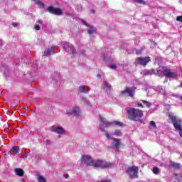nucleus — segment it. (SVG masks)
<instances>
[{
	"label": "nucleus",
	"mask_w": 182,
	"mask_h": 182,
	"mask_svg": "<svg viewBox=\"0 0 182 182\" xmlns=\"http://www.w3.org/2000/svg\"><path fill=\"white\" fill-rule=\"evenodd\" d=\"M125 114L127 119L134 122L137 121V109L136 108H132L128 107L125 108Z\"/></svg>",
	"instance_id": "nucleus-3"
},
{
	"label": "nucleus",
	"mask_w": 182,
	"mask_h": 182,
	"mask_svg": "<svg viewBox=\"0 0 182 182\" xmlns=\"http://www.w3.org/2000/svg\"><path fill=\"white\" fill-rule=\"evenodd\" d=\"M113 134L120 136H122L123 133H122V131L120 129H116Z\"/></svg>",
	"instance_id": "nucleus-28"
},
{
	"label": "nucleus",
	"mask_w": 182,
	"mask_h": 182,
	"mask_svg": "<svg viewBox=\"0 0 182 182\" xmlns=\"http://www.w3.org/2000/svg\"><path fill=\"white\" fill-rule=\"evenodd\" d=\"M14 172L16 173V176H18L19 177H23V174H25V171L21 168H16L14 169Z\"/></svg>",
	"instance_id": "nucleus-15"
},
{
	"label": "nucleus",
	"mask_w": 182,
	"mask_h": 182,
	"mask_svg": "<svg viewBox=\"0 0 182 182\" xmlns=\"http://www.w3.org/2000/svg\"><path fill=\"white\" fill-rule=\"evenodd\" d=\"M38 182H46V178H45L43 176L40 175L38 177Z\"/></svg>",
	"instance_id": "nucleus-31"
},
{
	"label": "nucleus",
	"mask_w": 182,
	"mask_h": 182,
	"mask_svg": "<svg viewBox=\"0 0 182 182\" xmlns=\"http://www.w3.org/2000/svg\"><path fill=\"white\" fill-rule=\"evenodd\" d=\"M137 4H140L141 5H146V3L144 0H137Z\"/></svg>",
	"instance_id": "nucleus-33"
},
{
	"label": "nucleus",
	"mask_w": 182,
	"mask_h": 182,
	"mask_svg": "<svg viewBox=\"0 0 182 182\" xmlns=\"http://www.w3.org/2000/svg\"><path fill=\"white\" fill-rule=\"evenodd\" d=\"M110 69H116L117 66L114 64H112L109 66Z\"/></svg>",
	"instance_id": "nucleus-38"
},
{
	"label": "nucleus",
	"mask_w": 182,
	"mask_h": 182,
	"mask_svg": "<svg viewBox=\"0 0 182 182\" xmlns=\"http://www.w3.org/2000/svg\"><path fill=\"white\" fill-rule=\"evenodd\" d=\"M144 105V106H143ZM144 106H146V107H151V106H153V104H151V102H149V101H146V100H141V102H139L137 103V107H144Z\"/></svg>",
	"instance_id": "nucleus-12"
},
{
	"label": "nucleus",
	"mask_w": 182,
	"mask_h": 182,
	"mask_svg": "<svg viewBox=\"0 0 182 182\" xmlns=\"http://www.w3.org/2000/svg\"><path fill=\"white\" fill-rule=\"evenodd\" d=\"M179 135L181 137H182V129L179 130Z\"/></svg>",
	"instance_id": "nucleus-41"
},
{
	"label": "nucleus",
	"mask_w": 182,
	"mask_h": 182,
	"mask_svg": "<svg viewBox=\"0 0 182 182\" xmlns=\"http://www.w3.org/2000/svg\"><path fill=\"white\" fill-rule=\"evenodd\" d=\"M137 53L139 54V53H140V52H139V51H138V53Z\"/></svg>",
	"instance_id": "nucleus-49"
},
{
	"label": "nucleus",
	"mask_w": 182,
	"mask_h": 182,
	"mask_svg": "<svg viewBox=\"0 0 182 182\" xmlns=\"http://www.w3.org/2000/svg\"><path fill=\"white\" fill-rule=\"evenodd\" d=\"M100 121L102 122V124L100 125V132H104L105 133H107V131L105 129V127H110L115 124L116 126H119V127H122L123 126V123L119 122V121H114V122H109L106 118H103L100 116Z\"/></svg>",
	"instance_id": "nucleus-2"
},
{
	"label": "nucleus",
	"mask_w": 182,
	"mask_h": 182,
	"mask_svg": "<svg viewBox=\"0 0 182 182\" xmlns=\"http://www.w3.org/2000/svg\"><path fill=\"white\" fill-rule=\"evenodd\" d=\"M105 136L107 139H110L111 140H113L112 143V149L115 150L116 151H119L120 149V146H122V139L110 137V134H108V132H106Z\"/></svg>",
	"instance_id": "nucleus-5"
},
{
	"label": "nucleus",
	"mask_w": 182,
	"mask_h": 182,
	"mask_svg": "<svg viewBox=\"0 0 182 182\" xmlns=\"http://www.w3.org/2000/svg\"><path fill=\"white\" fill-rule=\"evenodd\" d=\"M176 21H177L178 22H182V16H177Z\"/></svg>",
	"instance_id": "nucleus-35"
},
{
	"label": "nucleus",
	"mask_w": 182,
	"mask_h": 182,
	"mask_svg": "<svg viewBox=\"0 0 182 182\" xmlns=\"http://www.w3.org/2000/svg\"><path fill=\"white\" fill-rule=\"evenodd\" d=\"M12 25L14 28H16L18 26V23H13Z\"/></svg>",
	"instance_id": "nucleus-39"
},
{
	"label": "nucleus",
	"mask_w": 182,
	"mask_h": 182,
	"mask_svg": "<svg viewBox=\"0 0 182 182\" xmlns=\"http://www.w3.org/2000/svg\"><path fill=\"white\" fill-rule=\"evenodd\" d=\"M54 132L57 133V134H65V129L62 127H57Z\"/></svg>",
	"instance_id": "nucleus-18"
},
{
	"label": "nucleus",
	"mask_w": 182,
	"mask_h": 182,
	"mask_svg": "<svg viewBox=\"0 0 182 182\" xmlns=\"http://www.w3.org/2000/svg\"><path fill=\"white\" fill-rule=\"evenodd\" d=\"M90 28H93V26H90Z\"/></svg>",
	"instance_id": "nucleus-48"
},
{
	"label": "nucleus",
	"mask_w": 182,
	"mask_h": 182,
	"mask_svg": "<svg viewBox=\"0 0 182 182\" xmlns=\"http://www.w3.org/2000/svg\"><path fill=\"white\" fill-rule=\"evenodd\" d=\"M36 5H40L41 6H45V4H43V3H42L41 1L38 0L36 1Z\"/></svg>",
	"instance_id": "nucleus-32"
},
{
	"label": "nucleus",
	"mask_w": 182,
	"mask_h": 182,
	"mask_svg": "<svg viewBox=\"0 0 182 182\" xmlns=\"http://www.w3.org/2000/svg\"><path fill=\"white\" fill-rule=\"evenodd\" d=\"M64 178H69V174H65Z\"/></svg>",
	"instance_id": "nucleus-40"
},
{
	"label": "nucleus",
	"mask_w": 182,
	"mask_h": 182,
	"mask_svg": "<svg viewBox=\"0 0 182 182\" xmlns=\"http://www.w3.org/2000/svg\"><path fill=\"white\" fill-rule=\"evenodd\" d=\"M141 73L144 76H151V75H154V73H156V71H154V70H144L141 72Z\"/></svg>",
	"instance_id": "nucleus-13"
},
{
	"label": "nucleus",
	"mask_w": 182,
	"mask_h": 182,
	"mask_svg": "<svg viewBox=\"0 0 182 182\" xmlns=\"http://www.w3.org/2000/svg\"><path fill=\"white\" fill-rule=\"evenodd\" d=\"M158 59H159V58H156V59H155V62H156V63H158V65H160L161 63L157 61Z\"/></svg>",
	"instance_id": "nucleus-42"
},
{
	"label": "nucleus",
	"mask_w": 182,
	"mask_h": 182,
	"mask_svg": "<svg viewBox=\"0 0 182 182\" xmlns=\"http://www.w3.org/2000/svg\"><path fill=\"white\" fill-rule=\"evenodd\" d=\"M137 122L141 124H146V119L143 118V111L137 109Z\"/></svg>",
	"instance_id": "nucleus-11"
},
{
	"label": "nucleus",
	"mask_w": 182,
	"mask_h": 182,
	"mask_svg": "<svg viewBox=\"0 0 182 182\" xmlns=\"http://www.w3.org/2000/svg\"><path fill=\"white\" fill-rule=\"evenodd\" d=\"M37 22H38V23H42V21L41 20H38Z\"/></svg>",
	"instance_id": "nucleus-44"
},
{
	"label": "nucleus",
	"mask_w": 182,
	"mask_h": 182,
	"mask_svg": "<svg viewBox=\"0 0 182 182\" xmlns=\"http://www.w3.org/2000/svg\"><path fill=\"white\" fill-rule=\"evenodd\" d=\"M152 171H153L154 174H159L160 173V169L159 168V167L155 166V167H154Z\"/></svg>",
	"instance_id": "nucleus-30"
},
{
	"label": "nucleus",
	"mask_w": 182,
	"mask_h": 182,
	"mask_svg": "<svg viewBox=\"0 0 182 182\" xmlns=\"http://www.w3.org/2000/svg\"><path fill=\"white\" fill-rule=\"evenodd\" d=\"M172 178L176 180L177 182H182V174H174Z\"/></svg>",
	"instance_id": "nucleus-21"
},
{
	"label": "nucleus",
	"mask_w": 182,
	"mask_h": 182,
	"mask_svg": "<svg viewBox=\"0 0 182 182\" xmlns=\"http://www.w3.org/2000/svg\"><path fill=\"white\" fill-rule=\"evenodd\" d=\"M168 119H169V120H171V122L173 123V124H174V123H176V122H178L177 120V117H176V116H174V114L170 113L168 114Z\"/></svg>",
	"instance_id": "nucleus-20"
},
{
	"label": "nucleus",
	"mask_w": 182,
	"mask_h": 182,
	"mask_svg": "<svg viewBox=\"0 0 182 182\" xmlns=\"http://www.w3.org/2000/svg\"><path fill=\"white\" fill-rule=\"evenodd\" d=\"M168 71V70L166 67L160 66L156 69V75H157L158 76H166Z\"/></svg>",
	"instance_id": "nucleus-10"
},
{
	"label": "nucleus",
	"mask_w": 182,
	"mask_h": 182,
	"mask_svg": "<svg viewBox=\"0 0 182 182\" xmlns=\"http://www.w3.org/2000/svg\"><path fill=\"white\" fill-rule=\"evenodd\" d=\"M150 127H152V129H157V125H156V122L154 121H151L149 122Z\"/></svg>",
	"instance_id": "nucleus-29"
},
{
	"label": "nucleus",
	"mask_w": 182,
	"mask_h": 182,
	"mask_svg": "<svg viewBox=\"0 0 182 182\" xmlns=\"http://www.w3.org/2000/svg\"><path fill=\"white\" fill-rule=\"evenodd\" d=\"M103 87H106V89H109V90H110V89H112V85H110V84H109L107 81H105L103 84Z\"/></svg>",
	"instance_id": "nucleus-27"
},
{
	"label": "nucleus",
	"mask_w": 182,
	"mask_h": 182,
	"mask_svg": "<svg viewBox=\"0 0 182 182\" xmlns=\"http://www.w3.org/2000/svg\"><path fill=\"white\" fill-rule=\"evenodd\" d=\"M173 124V127L176 129V130H181L182 129L181 127V124H180V123H178V121L175 122Z\"/></svg>",
	"instance_id": "nucleus-24"
},
{
	"label": "nucleus",
	"mask_w": 182,
	"mask_h": 182,
	"mask_svg": "<svg viewBox=\"0 0 182 182\" xmlns=\"http://www.w3.org/2000/svg\"><path fill=\"white\" fill-rule=\"evenodd\" d=\"M55 52V47H51L50 48H47L44 51V56H49L50 55H52Z\"/></svg>",
	"instance_id": "nucleus-16"
},
{
	"label": "nucleus",
	"mask_w": 182,
	"mask_h": 182,
	"mask_svg": "<svg viewBox=\"0 0 182 182\" xmlns=\"http://www.w3.org/2000/svg\"><path fill=\"white\" fill-rule=\"evenodd\" d=\"M34 29L36 31H41V26L39 25H36L35 27H34Z\"/></svg>",
	"instance_id": "nucleus-36"
},
{
	"label": "nucleus",
	"mask_w": 182,
	"mask_h": 182,
	"mask_svg": "<svg viewBox=\"0 0 182 182\" xmlns=\"http://www.w3.org/2000/svg\"><path fill=\"white\" fill-rule=\"evenodd\" d=\"M68 114H80V109H79V107H75L72 112H68Z\"/></svg>",
	"instance_id": "nucleus-17"
},
{
	"label": "nucleus",
	"mask_w": 182,
	"mask_h": 182,
	"mask_svg": "<svg viewBox=\"0 0 182 182\" xmlns=\"http://www.w3.org/2000/svg\"><path fill=\"white\" fill-rule=\"evenodd\" d=\"M149 95H154L155 93H160L164 95L166 97H178V95L173 94V92H168L166 94V90L163 87H151L148 88Z\"/></svg>",
	"instance_id": "nucleus-1"
},
{
	"label": "nucleus",
	"mask_w": 182,
	"mask_h": 182,
	"mask_svg": "<svg viewBox=\"0 0 182 182\" xmlns=\"http://www.w3.org/2000/svg\"><path fill=\"white\" fill-rule=\"evenodd\" d=\"M87 33H89L90 35H92V33H95V30L93 29L88 30Z\"/></svg>",
	"instance_id": "nucleus-37"
},
{
	"label": "nucleus",
	"mask_w": 182,
	"mask_h": 182,
	"mask_svg": "<svg viewBox=\"0 0 182 182\" xmlns=\"http://www.w3.org/2000/svg\"><path fill=\"white\" fill-rule=\"evenodd\" d=\"M181 166V164L178 163L173 162L171 164V167H173V168H180Z\"/></svg>",
	"instance_id": "nucleus-26"
},
{
	"label": "nucleus",
	"mask_w": 182,
	"mask_h": 182,
	"mask_svg": "<svg viewBox=\"0 0 182 182\" xmlns=\"http://www.w3.org/2000/svg\"><path fill=\"white\" fill-rule=\"evenodd\" d=\"M70 53H75V47L73 46H70Z\"/></svg>",
	"instance_id": "nucleus-34"
},
{
	"label": "nucleus",
	"mask_w": 182,
	"mask_h": 182,
	"mask_svg": "<svg viewBox=\"0 0 182 182\" xmlns=\"http://www.w3.org/2000/svg\"><path fill=\"white\" fill-rule=\"evenodd\" d=\"M86 86L81 85L78 87V93H89V90L85 89Z\"/></svg>",
	"instance_id": "nucleus-19"
},
{
	"label": "nucleus",
	"mask_w": 182,
	"mask_h": 182,
	"mask_svg": "<svg viewBox=\"0 0 182 182\" xmlns=\"http://www.w3.org/2000/svg\"><path fill=\"white\" fill-rule=\"evenodd\" d=\"M9 153L10 154H11V156H16V154L19 153V146H13L11 149L9 151Z\"/></svg>",
	"instance_id": "nucleus-14"
},
{
	"label": "nucleus",
	"mask_w": 182,
	"mask_h": 182,
	"mask_svg": "<svg viewBox=\"0 0 182 182\" xmlns=\"http://www.w3.org/2000/svg\"><path fill=\"white\" fill-rule=\"evenodd\" d=\"M174 182H177V181H174Z\"/></svg>",
	"instance_id": "nucleus-50"
},
{
	"label": "nucleus",
	"mask_w": 182,
	"mask_h": 182,
	"mask_svg": "<svg viewBox=\"0 0 182 182\" xmlns=\"http://www.w3.org/2000/svg\"><path fill=\"white\" fill-rule=\"evenodd\" d=\"M97 77H100V74L97 75Z\"/></svg>",
	"instance_id": "nucleus-46"
},
{
	"label": "nucleus",
	"mask_w": 182,
	"mask_h": 182,
	"mask_svg": "<svg viewBox=\"0 0 182 182\" xmlns=\"http://www.w3.org/2000/svg\"><path fill=\"white\" fill-rule=\"evenodd\" d=\"M166 77H177V74H176V73H171L170 71L168 70V72L166 73Z\"/></svg>",
	"instance_id": "nucleus-22"
},
{
	"label": "nucleus",
	"mask_w": 182,
	"mask_h": 182,
	"mask_svg": "<svg viewBox=\"0 0 182 182\" xmlns=\"http://www.w3.org/2000/svg\"><path fill=\"white\" fill-rule=\"evenodd\" d=\"M55 9L56 8L53 7V6H49L47 9V11H48L50 14H52L53 15V14H55Z\"/></svg>",
	"instance_id": "nucleus-25"
},
{
	"label": "nucleus",
	"mask_w": 182,
	"mask_h": 182,
	"mask_svg": "<svg viewBox=\"0 0 182 182\" xmlns=\"http://www.w3.org/2000/svg\"><path fill=\"white\" fill-rule=\"evenodd\" d=\"M126 173L130 177V178H137V166H134L132 167H128L126 169Z\"/></svg>",
	"instance_id": "nucleus-7"
},
{
	"label": "nucleus",
	"mask_w": 182,
	"mask_h": 182,
	"mask_svg": "<svg viewBox=\"0 0 182 182\" xmlns=\"http://www.w3.org/2000/svg\"><path fill=\"white\" fill-rule=\"evenodd\" d=\"M92 167H100L101 168H107L112 167V164L110 162H103V161L97 160L92 161Z\"/></svg>",
	"instance_id": "nucleus-6"
},
{
	"label": "nucleus",
	"mask_w": 182,
	"mask_h": 182,
	"mask_svg": "<svg viewBox=\"0 0 182 182\" xmlns=\"http://www.w3.org/2000/svg\"><path fill=\"white\" fill-rule=\"evenodd\" d=\"M151 61V58L150 57L146 56V57H141L137 58V63L138 65H140L141 66H146L149 62Z\"/></svg>",
	"instance_id": "nucleus-9"
},
{
	"label": "nucleus",
	"mask_w": 182,
	"mask_h": 182,
	"mask_svg": "<svg viewBox=\"0 0 182 182\" xmlns=\"http://www.w3.org/2000/svg\"><path fill=\"white\" fill-rule=\"evenodd\" d=\"M63 11L62 9H59V8H55L54 10V13L53 14V15H62Z\"/></svg>",
	"instance_id": "nucleus-23"
},
{
	"label": "nucleus",
	"mask_w": 182,
	"mask_h": 182,
	"mask_svg": "<svg viewBox=\"0 0 182 182\" xmlns=\"http://www.w3.org/2000/svg\"><path fill=\"white\" fill-rule=\"evenodd\" d=\"M82 22L84 23V25H86L87 23V22H86L85 20H82Z\"/></svg>",
	"instance_id": "nucleus-43"
},
{
	"label": "nucleus",
	"mask_w": 182,
	"mask_h": 182,
	"mask_svg": "<svg viewBox=\"0 0 182 182\" xmlns=\"http://www.w3.org/2000/svg\"><path fill=\"white\" fill-rule=\"evenodd\" d=\"M121 95L122 97H131L133 99V97H134V95H136V87L130 88L127 87L124 90L122 91Z\"/></svg>",
	"instance_id": "nucleus-4"
},
{
	"label": "nucleus",
	"mask_w": 182,
	"mask_h": 182,
	"mask_svg": "<svg viewBox=\"0 0 182 182\" xmlns=\"http://www.w3.org/2000/svg\"><path fill=\"white\" fill-rule=\"evenodd\" d=\"M91 14H95V10L92 9L91 10Z\"/></svg>",
	"instance_id": "nucleus-45"
},
{
	"label": "nucleus",
	"mask_w": 182,
	"mask_h": 182,
	"mask_svg": "<svg viewBox=\"0 0 182 182\" xmlns=\"http://www.w3.org/2000/svg\"><path fill=\"white\" fill-rule=\"evenodd\" d=\"M179 99H180L181 100H182V96L179 97Z\"/></svg>",
	"instance_id": "nucleus-47"
},
{
	"label": "nucleus",
	"mask_w": 182,
	"mask_h": 182,
	"mask_svg": "<svg viewBox=\"0 0 182 182\" xmlns=\"http://www.w3.org/2000/svg\"><path fill=\"white\" fill-rule=\"evenodd\" d=\"M81 162L86 166H92L93 164V159L89 155H82Z\"/></svg>",
	"instance_id": "nucleus-8"
}]
</instances>
